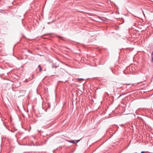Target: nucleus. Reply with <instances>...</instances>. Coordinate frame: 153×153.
Here are the masks:
<instances>
[{
  "label": "nucleus",
  "mask_w": 153,
  "mask_h": 153,
  "mask_svg": "<svg viewBox=\"0 0 153 153\" xmlns=\"http://www.w3.org/2000/svg\"><path fill=\"white\" fill-rule=\"evenodd\" d=\"M77 79L79 80L80 81H83L84 80V79L83 78H78Z\"/></svg>",
  "instance_id": "20e7f679"
},
{
  "label": "nucleus",
  "mask_w": 153,
  "mask_h": 153,
  "mask_svg": "<svg viewBox=\"0 0 153 153\" xmlns=\"http://www.w3.org/2000/svg\"><path fill=\"white\" fill-rule=\"evenodd\" d=\"M58 38L59 39H62V40H64V38L62 36H58Z\"/></svg>",
  "instance_id": "f03ea898"
},
{
  "label": "nucleus",
  "mask_w": 153,
  "mask_h": 153,
  "mask_svg": "<svg viewBox=\"0 0 153 153\" xmlns=\"http://www.w3.org/2000/svg\"><path fill=\"white\" fill-rule=\"evenodd\" d=\"M122 96V95H120V96Z\"/></svg>",
  "instance_id": "ddd939ff"
},
{
  "label": "nucleus",
  "mask_w": 153,
  "mask_h": 153,
  "mask_svg": "<svg viewBox=\"0 0 153 153\" xmlns=\"http://www.w3.org/2000/svg\"><path fill=\"white\" fill-rule=\"evenodd\" d=\"M131 70H132V73H133V70H132V68H131Z\"/></svg>",
  "instance_id": "9b49d317"
},
{
  "label": "nucleus",
  "mask_w": 153,
  "mask_h": 153,
  "mask_svg": "<svg viewBox=\"0 0 153 153\" xmlns=\"http://www.w3.org/2000/svg\"><path fill=\"white\" fill-rule=\"evenodd\" d=\"M80 140H67V141L68 142H70V143H74V144H76L78 142H79V141Z\"/></svg>",
  "instance_id": "f257e3e1"
},
{
  "label": "nucleus",
  "mask_w": 153,
  "mask_h": 153,
  "mask_svg": "<svg viewBox=\"0 0 153 153\" xmlns=\"http://www.w3.org/2000/svg\"><path fill=\"white\" fill-rule=\"evenodd\" d=\"M134 117H135V118L136 119V115H134Z\"/></svg>",
  "instance_id": "9d476101"
},
{
  "label": "nucleus",
  "mask_w": 153,
  "mask_h": 153,
  "mask_svg": "<svg viewBox=\"0 0 153 153\" xmlns=\"http://www.w3.org/2000/svg\"><path fill=\"white\" fill-rule=\"evenodd\" d=\"M38 67L39 68V71H41L42 70V68L40 65H38Z\"/></svg>",
  "instance_id": "7ed1b4c3"
},
{
  "label": "nucleus",
  "mask_w": 153,
  "mask_h": 153,
  "mask_svg": "<svg viewBox=\"0 0 153 153\" xmlns=\"http://www.w3.org/2000/svg\"><path fill=\"white\" fill-rule=\"evenodd\" d=\"M152 56V62H153V56Z\"/></svg>",
  "instance_id": "39448f33"
},
{
  "label": "nucleus",
  "mask_w": 153,
  "mask_h": 153,
  "mask_svg": "<svg viewBox=\"0 0 153 153\" xmlns=\"http://www.w3.org/2000/svg\"><path fill=\"white\" fill-rule=\"evenodd\" d=\"M134 26H136V25H134Z\"/></svg>",
  "instance_id": "4468645a"
},
{
  "label": "nucleus",
  "mask_w": 153,
  "mask_h": 153,
  "mask_svg": "<svg viewBox=\"0 0 153 153\" xmlns=\"http://www.w3.org/2000/svg\"><path fill=\"white\" fill-rule=\"evenodd\" d=\"M134 60V57H133V60Z\"/></svg>",
  "instance_id": "f8f14e48"
},
{
  "label": "nucleus",
  "mask_w": 153,
  "mask_h": 153,
  "mask_svg": "<svg viewBox=\"0 0 153 153\" xmlns=\"http://www.w3.org/2000/svg\"><path fill=\"white\" fill-rule=\"evenodd\" d=\"M152 56H153V51L152 52Z\"/></svg>",
  "instance_id": "6e6552de"
},
{
  "label": "nucleus",
  "mask_w": 153,
  "mask_h": 153,
  "mask_svg": "<svg viewBox=\"0 0 153 153\" xmlns=\"http://www.w3.org/2000/svg\"><path fill=\"white\" fill-rule=\"evenodd\" d=\"M137 118H138V119H141V118L139 117L138 116H137Z\"/></svg>",
  "instance_id": "0eeeda50"
},
{
  "label": "nucleus",
  "mask_w": 153,
  "mask_h": 153,
  "mask_svg": "<svg viewBox=\"0 0 153 153\" xmlns=\"http://www.w3.org/2000/svg\"><path fill=\"white\" fill-rule=\"evenodd\" d=\"M146 152L142 151L141 152V153H145Z\"/></svg>",
  "instance_id": "423d86ee"
},
{
  "label": "nucleus",
  "mask_w": 153,
  "mask_h": 153,
  "mask_svg": "<svg viewBox=\"0 0 153 153\" xmlns=\"http://www.w3.org/2000/svg\"><path fill=\"white\" fill-rule=\"evenodd\" d=\"M137 111H136V114H137Z\"/></svg>",
  "instance_id": "1a4fd4ad"
}]
</instances>
